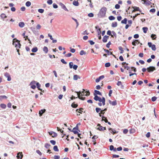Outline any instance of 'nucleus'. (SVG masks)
<instances>
[{"label":"nucleus","instance_id":"obj_1","mask_svg":"<svg viewBox=\"0 0 159 159\" xmlns=\"http://www.w3.org/2000/svg\"><path fill=\"white\" fill-rule=\"evenodd\" d=\"M107 10V9L106 7H104L102 8L98 15V16L101 18L104 16L106 14Z\"/></svg>","mask_w":159,"mask_h":159},{"label":"nucleus","instance_id":"obj_2","mask_svg":"<svg viewBox=\"0 0 159 159\" xmlns=\"http://www.w3.org/2000/svg\"><path fill=\"white\" fill-rule=\"evenodd\" d=\"M13 44L15 46L16 50L19 49L20 48L21 45L20 41L16 39H14L13 40Z\"/></svg>","mask_w":159,"mask_h":159},{"label":"nucleus","instance_id":"obj_3","mask_svg":"<svg viewBox=\"0 0 159 159\" xmlns=\"http://www.w3.org/2000/svg\"><path fill=\"white\" fill-rule=\"evenodd\" d=\"M94 99L96 101H98L99 102H102L103 105H105V98L104 97H102V99L101 98L98 97L97 95H95L94 98Z\"/></svg>","mask_w":159,"mask_h":159},{"label":"nucleus","instance_id":"obj_4","mask_svg":"<svg viewBox=\"0 0 159 159\" xmlns=\"http://www.w3.org/2000/svg\"><path fill=\"white\" fill-rule=\"evenodd\" d=\"M155 70L156 68L153 66H150L147 68V70L149 73L152 72Z\"/></svg>","mask_w":159,"mask_h":159},{"label":"nucleus","instance_id":"obj_5","mask_svg":"<svg viewBox=\"0 0 159 159\" xmlns=\"http://www.w3.org/2000/svg\"><path fill=\"white\" fill-rule=\"evenodd\" d=\"M69 65V67L70 69L73 68L75 70H76L78 66L75 65H73V63L72 62H70Z\"/></svg>","mask_w":159,"mask_h":159},{"label":"nucleus","instance_id":"obj_6","mask_svg":"<svg viewBox=\"0 0 159 159\" xmlns=\"http://www.w3.org/2000/svg\"><path fill=\"white\" fill-rule=\"evenodd\" d=\"M4 75L6 77H7V80L8 81H10L11 80V78L10 75L7 72L5 73Z\"/></svg>","mask_w":159,"mask_h":159},{"label":"nucleus","instance_id":"obj_7","mask_svg":"<svg viewBox=\"0 0 159 159\" xmlns=\"http://www.w3.org/2000/svg\"><path fill=\"white\" fill-rule=\"evenodd\" d=\"M59 5L61 7V8L64 9L65 10L68 11V10L66 8L65 6L61 2H60L59 3Z\"/></svg>","mask_w":159,"mask_h":159},{"label":"nucleus","instance_id":"obj_8","mask_svg":"<svg viewBox=\"0 0 159 159\" xmlns=\"http://www.w3.org/2000/svg\"><path fill=\"white\" fill-rule=\"evenodd\" d=\"M49 134L50 135H51L52 137H56L57 136V134L53 131H51L49 132Z\"/></svg>","mask_w":159,"mask_h":159},{"label":"nucleus","instance_id":"obj_9","mask_svg":"<svg viewBox=\"0 0 159 159\" xmlns=\"http://www.w3.org/2000/svg\"><path fill=\"white\" fill-rule=\"evenodd\" d=\"M140 43V42L138 40L134 39L132 42V44L134 46H136V44H138Z\"/></svg>","mask_w":159,"mask_h":159},{"label":"nucleus","instance_id":"obj_10","mask_svg":"<svg viewBox=\"0 0 159 159\" xmlns=\"http://www.w3.org/2000/svg\"><path fill=\"white\" fill-rule=\"evenodd\" d=\"M23 157V155L22 154V152H19L17 154L16 157L18 158V159L20 158V159H21Z\"/></svg>","mask_w":159,"mask_h":159},{"label":"nucleus","instance_id":"obj_11","mask_svg":"<svg viewBox=\"0 0 159 159\" xmlns=\"http://www.w3.org/2000/svg\"><path fill=\"white\" fill-rule=\"evenodd\" d=\"M37 87L38 89L42 92H44V91L43 90H42V89L40 88V87H41V85L39 84V83L37 82L36 83Z\"/></svg>","mask_w":159,"mask_h":159},{"label":"nucleus","instance_id":"obj_12","mask_svg":"<svg viewBox=\"0 0 159 159\" xmlns=\"http://www.w3.org/2000/svg\"><path fill=\"white\" fill-rule=\"evenodd\" d=\"M75 93H77V96L78 97L79 99H80L81 100H84L85 99V98H83V97H80V94H81V93L80 91L79 92H75Z\"/></svg>","mask_w":159,"mask_h":159},{"label":"nucleus","instance_id":"obj_13","mask_svg":"<svg viewBox=\"0 0 159 159\" xmlns=\"http://www.w3.org/2000/svg\"><path fill=\"white\" fill-rule=\"evenodd\" d=\"M97 126H98L99 127L97 128V129L99 130L100 131H102L103 130V129H104V130L106 129L105 127H103L102 126H101L100 124H98Z\"/></svg>","mask_w":159,"mask_h":159},{"label":"nucleus","instance_id":"obj_14","mask_svg":"<svg viewBox=\"0 0 159 159\" xmlns=\"http://www.w3.org/2000/svg\"><path fill=\"white\" fill-rule=\"evenodd\" d=\"M80 77L77 75H74L73 76V80H77L78 79H80Z\"/></svg>","mask_w":159,"mask_h":159},{"label":"nucleus","instance_id":"obj_15","mask_svg":"<svg viewBox=\"0 0 159 159\" xmlns=\"http://www.w3.org/2000/svg\"><path fill=\"white\" fill-rule=\"evenodd\" d=\"M97 94L102 95V93L99 91L97 90H94V95H97Z\"/></svg>","mask_w":159,"mask_h":159},{"label":"nucleus","instance_id":"obj_16","mask_svg":"<svg viewBox=\"0 0 159 159\" xmlns=\"http://www.w3.org/2000/svg\"><path fill=\"white\" fill-rule=\"evenodd\" d=\"M108 36L106 35L104 36L102 39L103 42L104 43L106 42H107V39H108Z\"/></svg>","mask_w":159,"mask_h":159},{"label":"nucleus","instance_id":"obj_17","mask_svg":"<svg viewBox=\"0 0 159 159\" xmlns=\"http://www.w3.org/2000/svg\"><path fill=\"white\" fill-rule=\"evenodd\" d=\"M46 111V110L45 109H43V110H41L39 111V116H41Z\"/></svg>","mask_w":159,"mask_h":159},{"label":"nucleus","instance_id":"obj_18","mask_svg":"<svg viewBox=\"0 0 159 159\" xmlns=\"http://www.w3.org/2000/svg\"><path fill=\"white\" fill-rule=\"evenodd\" d=\"M117 148H114L113 146L111 145L110 146V150H113L114 152H116V151Z\"/></svg>","mask_w":159,"mask_h":159},{"label":"nucleus","instance_id":"obj_19","mask_svg":"<svg viewBox=\"0 0 159 159\" xmlns=\"http://www.w3.org/2000/svg\"><path fill=\"white\" fill-rule=\"evenodd\" d=\"M110 104L112 106H115L117 105L116 101L115 100L112 102L110 100Z\"/></svg>","mask_w":159,"mask_h":159},{"label":"nucleus","instance_id":"obj_20","mask_svg":"<svg viewBox=\"0 0 159 159\" xmlns=\"http://www.w3.org/2000/svg\"><path fill=\"white\" fill-rule=\"evenodd\" d=\"M132 8L134 9V10L132 11V12H134L136 11H138L139 10V8L137 7H132Z\"/></svg>","mask_w":159,"mask_h":159},{"label":"nucleus","instance_id":"obj_21","mask_svg":"<svg viewBox=\"0 0 159 159\" xmlns=\"http://www.w3.org/2000/svg\"><path fill=\"white\" fill-rule=\"evenodd\" d=\"M144 3H145L147 5H149L151 4V2L148 0H143Z\"/></svg>","mask_w":159,"mask_h":159},{"label":"nucleus","instance_id":"obj_22","mask_svg":"<svg viewBox=\"0 0 159 159\" xmlns=\"http://www.w3.org/2000/svg\"><path fill=\"white\" fill-rule=\"evenodd\" d=\"M112 34H111V31H110V35H111L112 37H113V35H114L115 38L116 37V33L114 31H112Z\"/></svg>","mask_w":159,"mask_h":159},{"label":"nucleus","instance_id":"obj_23","mask_svg":"<svg viewBox=\"0 0 159 159\" xmlns=\"http://www.w3.org/2000/svg\"><path fill=\"white\" fill-rule=\"evenodd\" d=\"M110 132H111V133H112L113 134L117 133V132H116L115 130L113 129L112 128H110Z\"/></svg>","mask_w":159,"mask_h":159},{"label":"nucleus","instance_id":"obj_24","mask_svg":"<svg viewBox=\"0 0 159 159\" xmlns=\"http://www.w3.org/2000/svg\"><path fill=\"white\" fill-rule=\"evenodd\" d=\"M117 23L116 22H114L111 24V26L112 27H116L117 26Z\"/></svg>","mask_w":159,"mask_h":159},{"label":"nucleus","instance_id":"obj_25","mask_svg":"<svg viewBox=\"0 0 159 159\" xmlns=\"http://www.w3.org/2000/svg\"><path fill=\"white\" fill-rule=\"evenodd\" d=\"M25 24L23 22H20L19 23V26L21 28H23Z\"/></svg>","mask_w":159,"mask_h":159},{"label":"nucleus","instance_id":"obj_26","mask_svg":"<svg viewBox=\"0 0 159 159\" xmlns=\"http://www.w3.org/2000/svg\"><path fill=\"white\" fill-rule=\"evenodd\" d=\"M117 85L118 86L120 85L121 86V88H123L124 87V86L122 85V83L121 81H118L117 83Z\"/></svg>","mask_w":159,"mask_h":159},{"label":"nucleus","instance_id":"obj_27","mask_svg":"<svg viewBox=\"0 0 159 159\" xmlns=\"http://www.w3.org/2000/svg\"><path fill=\"white\" fill-rule=\"evenodd\" d=\"M102 120H104L106 123H108V124H109V122L108 121L107 119L104 116L102 117Z\"/></svg>","mask_w":159,"mask_h":159},{"label":"nucleus","instance_id":"obj_28","mask_svg":"<svg viewBox=\"0 0 159 159\" xmlns=\"http://www.w3.org/2000/svg\"><path fill=\"white\" fill-rule=\"evenodd\" d=\"M142 29L143 32L144 33H146L148 30V28L147 27H143V28Z\"/></svg>","mask_w":159,"mask_h":159},{"label":"nucleus","instance_id":"obj_29","mask_svg":"<svg viewBox=\"0 0 159 159\" xmlns=\"http://www.w3.org/2000/svg\"><path fill=\"white\" fill-rule=\"evenodd\" d=\"M38 51V48L37 47H35L33 48L32 49V52H35Z\"/></svg>","mask_w":159,"mask_h":159},{"label":"nucleus","instance_id":"obj_30","mask_svg":"<svg viewBox=\"0 0 159 159\" xmlns=\"http://www.w3.org/2000/svg\"><path fill=\"white\" fill-rule=\"evenodd\" d=\"M73 4L75 6H78L79 5V3L78 1H74L73 2Z\"/></svg>","mask_w":159,"mask_h":159},{"label":"nucleus","instance_id":"obj_31","mask_svg":"<svg viewBox=\"0 0 159 159\" xmlns=\"http://www.w3.org/2000/svg\"><path fill=\"white\" fill-rule=\"evenodd\" d=\"M43 51L45 53H47L48 51V48L46 47H44L43 48Z\"/></svg>","mask_w":159,"mask_h":159},{"label":"nucleus","instance_id":"obj_32","mask_svg":"<svg viewBox=\"0 0 159 159\" xmlns=\"http://www.w3.org/2000/svg\"><path fill=\"white\" fill-rule=\"evenodd\" d=\"M127 19L126 18H125L124 20H122L121 21V23L122 24H126L127 23Z\"/></svg>","mask_w":159,"mask_h":159},{"label":"nucleus","instance_id":"obj_33","mask_svg":"<svg viewBox=\"0 0 159 159\" xmlns=\"http://www.w3.org/2000/svg\"><path fill=\"white\" fill-rule=\"evenodd\" d=\"M151 38H152V39L153 40L155 39L157 37L156 35L155 34H152L151 35Z\"/></svg>","mask_w":159,"mask_h":159},{"label":"nucleus","instance_id":"obj_34","mask_svg":"<svg viewBox=\"0 0 159 159\" xmlns=\"http://www.w3.org/2000/svg\"><path fill=\"white\" fill-rule=\"evenodd\" d=\"M151 48L152 50L155 51L156 50V45L155 44H152L151 46Z\"/></svg>","mask_w":159,"mask_h":159},{"label":"nucleus","instance_id":"obj_35","mask_svg":"<svg viewBox=\"0 0 159 159\" xmlns=\"http://www.w3.org/2000/svg\"><path fill=\"white\" fill-rule=\"evenodd\" d=\"M118 48H119V50L121 51L120 52V53H123L124 52L123 48L121 46L119 47Z\"/></svg>","mask_w":159,"mask_h":159},{"label":"nucleus","instance_id":"obj_36","mask_svg":"<svg viewBox=\"0 0 159 159\" xmlns=\"http://www.w3.org/2000/svg\"><path fill=\"white\" fill-rule=\"evenodd\" d=\"M1 17L2 19H4L7 17L6 15L4 13H2L1 15Z\"/></svg>","mask_w":159,"mask_h":159},{"label":"nucleus","instance_id":"obj_37","mask_svg":"<svg viewBox=\"0 0 159 159\" xmlns=\"http://www.w3.org/2000/svg\"><path fill=\"white\" fill-rule=\"evenodd\" d=\"M53 150L54 151L56 152H58L59 150L58 149L57 146H55L53 147Z\"/></svg>","mask_w":159,"mask_h":159},{"label":"nucleus","instance_id":"obj_38","mask_svg":"<svg viewBox=\"0 0 159 159\" xmlns=\"http://www.w3.org/2000/svg\"><path fill=\"white\" fill-rule=\"evenodd\" d=\"M0 107L1 108L3 109H5L6 107V105L2 103L0 104Z\"/></svg>","mask_w":159,"mask_h":159},{"label":"nucleus","instance_id":"obj_39","mask_svg":"<svg viewBox=\"0 0 159 159\" xmlns=\"http://www.w3.org/2000/svg\"><path fill=\"white\" fill-rule=\"evenodd\" d=\"M71 107L74 108H76L78 106V104H75L74 103H73L71 104Z\"/></svg>","mask_w":159,"mask_h":159},{"label":"nucleus","instance_id":"obj_40","mask_svg":"<svg viewBox=\"0 0 159 159\" xmlns=\"http://www.w3.org/2000/svg\"><path fill=\"white\" fill-rule=\"evenodd\" d=\"M25 5L27 7H29L31 5V2L29 1H27L26 2Z\"/></svg>","mask_w":159,"mask_h":159},{"label":"nucleus","instance_id":"obj_41","mask_svg":"<svg viewBox=\"0 0 159 159\" xmlns=\"http://www.w3.org/2000/svg\"><path fill=\"white\" fill-rule=\"evenodd\" d=\"M50 146V144L48 143L45 144V147L47 149L49 148Z\"/></svg>","mask_w":159,"mask_h":159},{"label":"nucleus","instance_id":"obj_42","mask_svg":"<svg viewBox=\"0 0 159 159\" xmlns=\"http://www.w3.org/2000/svg\"><path fill=\"white\" fill-rule=\"evenodd\" d=\"M157 97L155 96L152 97L151 98V100L152 102H155L157 99Z\"/></svg>","mask_w":159,"mask_h":159},{"label":"nucleus","instance_id":"obj_43","mask_svg":"<svg viewBox=\"0 0 159 159\" xmlns=\"http://www.w3.org/2000/svg\"><path fill=\"white\" fill-rule=\"evenodd\" d=\"M86 53L84 50H81L80 52V54L81 55H82L84 54H85Z\"/></svg>","mask_w":159,"mask_h":159},{"label":"nucleus","instance_id":"obj_44","mask_svg":"<svg viewBox=\"0 0 159 159\" xmlns=\"http://www.w3.org/2000/svg\"><path fill=\"white\" fill-rule=\"evenodd\" d=\"M38 11L39 12L42 13L43 12L44 10L43 9H38Z\"/></svg>","mask_w":159,"mask_h":159},{"label":"nucleus","instance_id":"obj_45","mask_svg":"<svg viewBox=\"0 0 159 159\" xmlns=\"http://www.w3.org/2000/svg\"><path fill=\"white\" fill-rule=\"evenodd\" d=\"M50 142L53 145H55L56 144V141L53 140H52L50 141Z\"/></svg>","mask_w":159,"mask_h":159},{"label":"nucleus","instance_id":"obj_46","mask_svg":"<svg viewBox=\"0 0 159 159\" xmlns=\"http://www.w3.org/2000/svg\"><path fill=\"white\" fill-rule=\"evenodd\" d=\"M120 7V6L118 4H116L115 6V8L116 9H119Z\"/></svg>","mask_w":159,"mask_h":159},{"label":"nucleus","instance_id":"obj_47","mask_svg":"<svg viewBox=\"0 0 159 159\" xmlns=\"http://www.w3.org/2000/svg\"><path fill=\"white\" fill-rule=\"evenodd\" d=\"M47 2L48 4L51 5L52 3V0H48Z\"/></svg>","mask_w":159,"mask_h":159},{"label":"nucleus","instance_id":"obj_48","mask_svg":"<svg viewBox=\"0 0 159 159\" xmlns=\"http://www.w3.org/2000/svg\"><path fill=\"white\" fill-rule=\"evenodd\" d=\"M150 136V133L149 132H148L146 134V136L147 138H149Z\"/></svg>","mask_w":159,"mask_h":159},{"label":"nucleus","instance_id":"obj_49","mask_svg":"<svg viewBox=\"0 0 159 159\" xmlns=\"http://www.w3.org/2000/svg\"><path fill=\"white\" fill-rule=\"evenodd\" d=\"M101 110V109L99 108H96V111L98 113Z\"/></svg>","mask_w":159,"mask_h":159},{"label":"nucleus","instance_id":"obj_50","mask_svg":"<svg viewBox=\"0 0 159 159\" xmlns=\"http://www.w3.org/2000/svg\"><path fill=\"white\" fill-rule=\"evenodd\" d=\"M61 62L65 64H67V62L65 61V60L63 59H61Z\"/></svg>","mask_w":159,"mask_h":159},{"label":"nucleus","instance_id":"obj_51","mask_svg":"<svg viewBox=\"0 0 159 159\" xmlns=\"http://www.w3.org/2000/svg\"><path fill=\"white\" fill-rule=\"evenodd\" d=\"M115 19V17L113 16H110V20H113Z\"/></svg>","mask_w":159,"mask_h":159},{"label":"nucleus","instance_id":"obj_52","mask_svg":"<svg viewBox=\"0 0 159 159\" xmlns=\"http://www.w3.org/2000/svg\"><path fill=\"white\" fill-rule=\"evenodd\" d=\"M128 132V130L127 129H125L123 130V133L124 134H126Z\"/></svg>","mask_w":159,"mask_h":159},{"label":"nucleus","instance_id":"obj_53","mask_svg":"<svg viewBox=\"0 0 159 159\" xmlns=\"http://www.w3.org/2000/svg\"><path fill=\"white\" fill-rule=\"evenodd\" d=\"M70 52L72 53H74L75 52V50L74 48H70Z\"/></svg>","mask_w":159,"mask_h":159},{"label":"nucleus","instance_id":"obj_54","mask_svg":"<svg viewBox=\"0 0 159 159\" xmlns=\"http://www.w3.org/2000/svg\"><path fill=\"white\" fill-rule=\"evenodd\" d=\"M155 11H156V10L154 8L150 10V12H152V13L155 12Z\"/></svg>","mask_w":159,"mask_h":159},{"label":"nucleus","instance_id":"obj_55","mask_svg":"<svg viewBox=\"0 0 159 159\" xmlns=\"http://www.w3.org/2000/svg\"><path fill=\"white\" fill-rule=\"evenodd\" d=\"M134 37L135 39H137L139 37V35L138 34H136L134 35Z\"/></svg>","mask_w":159,"mask_h":159},{"label":"nucleus","instance_id":"obj_56","mask_svg":"<svg viewBox=\"0 0 159 159\" xmlns=\"http://www.w3.org/2000/svg\"><path fill=\"white\" fill-rule=\"evenodd\" d=\"M71 132H73L75 134H76L77 133H78V132L77 130H73H73L72 131H71Z\"/></svg>","mask_w":159,"mask_h":159},{"label":"nucleus","instance_id":"obj_57","mask_svg":"<svg viewBox=\"0 0 159 159\" xmlns=\"http://www.w3.org/2000/svg\"><path fill=\"white\" fill-rule=\"evenodd\" d=\"M98 35H100L101 32V29H99L98 30Z\"/></svg>","mask_w":159,"mask_h":159},{"label":"nucleus","instance_id":"obj_58","mask_svg":"<svg viewBox=\"0 0 159 159\" xmlns=\"http://www.w3.org/2000/svg\"><path fill=\"white\" fill-rule=\"evenodd\" d=\"M88 16L89 17H93V13H90L88 14Z\"/></svg>","mask_w":159,"mask_h":159},{"label":"nucleus","instance_id":"obj_59","mask_svg":"<svg viewBox=\"0 0 159 159\" xmlns=\"http://www.w3.org/2000/svg\"><path fill=\"white\" fill-rule=\"evenodd\" d=\"M36 83V82L35 81H32L30 84V85L34 84L35 85Z\"/></svg>","mask_w":159,"mask_h":159},{"label":"nucleus","instance_id":"obj_60","mask_svg":"<svg viewBox=\"0 0 159 159\" xmlns=\"http://www.w3.org/2000/svg\"><path fill=\"white\" fill-rule=\"evenodd\" d=\"M41 26L40 25L38 24L36 26V28L37 29L39 30L41 28Z\"/></svg>","mask_w":159,"mask_h":159},{"label":"nucleus","instance_id":"obj_61","mask_svg":"<svg viewBox=\"0 0 159 159\" xmlns=\"http://www.w3.org/2000/svg\"><path fill=\"white\" fill-rule=\"evenodd\" d=\"M119 59L121 61H123L124 60L123 57L122 56H120Z\"/></svg>","mask_w":159,"mask_h":159},{"label":"nucleus","instance_id":"obj_62","mask_svg":"<svg viewBox=\"0 0 159 159\" xmlns=\"http://www.w3.org/2000/svg\"><path fill=\"white\" fill-rule=\"evenodd\" d=\"M36 152L40 155H41L42 154V153L39 150H36Z\"/></svg>","mask_w":159,"mask_h":159},{"label":"nucleus","instance_id":"obj_63","mask_svg":"<svg viewBox=\"0 0 159 159\" xmlns=\"http://www.w3.org/2000/svg\"><path fill=\"white\" fill-rule=\"evenodd\" d=\"M53 8H57L58 7L57 5L55 3H53Z\"/></svg>","mask_w":159,"mask_h":159},{"label":"nucleus","instance_id":"obj_64","mask_svg":"<svg viewBox=\"0 0 159 159\" xmlns=\"http://www.w3.org/2000/svg\"><path fill=\"white\" fill-rule=\"evenodd\" d=\"M139 62L142 64H143L145 63L143 61L141 60H139Z\"/></svg>","mask_w":159,"mask_h":159}]
</instances>
